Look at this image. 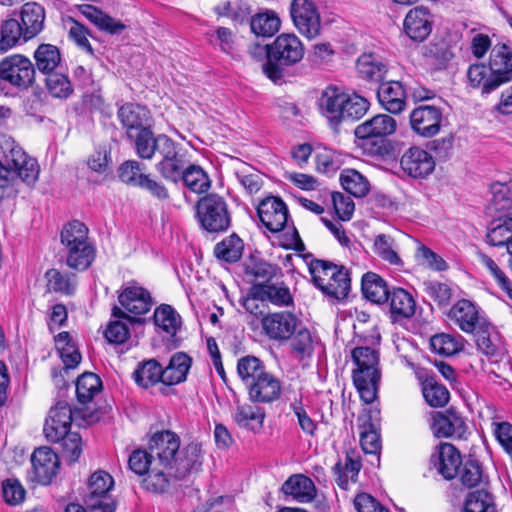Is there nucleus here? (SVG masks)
<instances>
[{
    "label": "nucleus",
    "mask_w": 512,
    "mask_h": 512,
    "mask_svg": "<svg viewBox=\"0 0 512 512\" xmlns=\"http://www.w3.org/2000/svg\"><path fill=\"white\" fill-rule=\"evenodd\" d=\"M305 55L302 41L290 33L278 35L270 44V62H264L262 71L275 84L284 80L285 68L299 63Z\"/></svg>",
    "instance_id": "nucleus-1"
},
{
    "label": "nucleus",
    "mask_w": 512,
    "mask_h": 512,
    "mask_svg": "<svg viewBox=\"0 0 512 512\" xmlns=\"http://www.w3.org/2000/svg\"><path fill=\"white\" fill-rule=\"evenodd\" d=\"M352 358L357 368L353 371V382L361 399L372 403L378 392L380 371L378 370V353L370 347H356Z\"/></svg>",
    "instance_id": "nucleus-2"
},
{
    "label": "nucleus",
    "mask_w": 512,
    "mask_h": 512,
    "mask_svg": "<svg viewBox=\"0 0 512 512\" xmlns=\"http://www.w3.org/2000/svg\"><path fill=\"white\" fill-rule=\"evenodd\" d=\"M61 243L67 250L66 264L75 270H86L95 258V250L88 241V228L74 220L61 231Z\"/></svg>",
    "instance_id": "nucleus-3"
},
{
    "label": "nucleus",
    "mask_w": 512,
    "mask_h": 512,
    "mask_svg": "<svg viewBox=\"0 0 512 512\" xmlns=\"http://www.w3.org/2000/svg\"><path fill=\"white\" fill-rule=\"evenodd\" d=\"M196 215L201 227L210 233L226 231L231 217L225 199L218 194L202 197L196 205Z\"/></svg>",
    "instance_id": "nucleus-4"
},
{
    "label": "nucleus",
    "mask_w": 512,
    "mask_h": 512,
    "mask_svg": "<svg viewBox=\"0 0 512 512\" xmlns=\"http://www.w3.org/2000/svg\"><path fill=\"white\" fill-rule=\"evenodd\" d=\"M114 486L113 477L103 471L94 472L87 484L84 502L93 512H115V502L110 499L109 492Z\"/></svg>",
    "instance_id": "nucleus-5"
},
{
    "label": "nucleus",
    "mask_w": 512,
    "mask_h": 512,
    "mask_svg": "<svg viewBox=\"0 0 512 512\" xmlns=\"http://www.w3.org/2000/svg\"><path fill=\"white\" fill-rule=\"evenodd\" d=\"M397 129L396 120L388 114H377L372 118L356 126L354 135L356 138L371 143L374 152L381 154L384 148V141L387 136L392 135Z\"/></svg>",
    "instance_id": "nucleus-6"
},
{
    "label": "nucleus",
    "mask_w": 512,
    "mask_h": 512,
    "mask_svg": "<svg viewBox=\"0 0 512 512\" xmlns=\"http://www.w3.org/2000/svg\"><path fill=\"white\" fill-rule=\"evenodd\" d=\"M159 157L155 168L167 181L178 183L186 166L185 155L179 144L167 136L160 142V148L156 154Z\"/></svg>",
    "instance_id": "nucleus-7"
},
{
    "label": "nucleus",
    "mask_w": 512,
    "mask_h": 512,
    "mask_svg": "<svg viewBox=\"0 0 512 512\" xmlns=\"http://www.w3.org/2000/svg\"><path fill=\"white\" fill-rule=\"evenodd\" d=\"M0 80L16 88L26 89L35 80V66L23 55H10L0 61Z\"/></svg>",
    "instance_id": "nucleus-8"
},
{
    "label": "nucleus",
    "mask_w": 512,
    "mask_h": 512,
    "mask_svg": "<svg viewBox=\"0 0 512 512\" xmlns=\"http://www.w3.org/2000/svg\"><path fill=\"white\" fill-rule=\"evenodd\" d=\"M148 448L152 464L172 469L180 448V438L169 430L157 432L150 439Z\"/></svg>",
    "instance_id": "nucleus-9"
},
{
    "label": "nucleus",
    "mask_w": 512,
    "mask_h": 512,
    "mask_svg": "<svg viewBox=\"0 0 512 512\" xmlns=\"http://www.w3.org/2000/svg\"><path fill=\"white\" fill-rule=\"evenodd\" d=\"M290 13L295 27L303 36L314 39L320 34V15L311 0H292Z\"/></svg>",
    "instance_id": "nucleus-10"
},
{
    "label": "nucleus",
    "mask_w": 512,
    "mask_h": 512,
    "mask_svg": "<svg viewBox=\"0 0 512 512\" xmlns=\"http://www.w3.org/2000/svg\"><path fill=\"white\" fill-rule=\"evenodd\" d=\"M299 323L298 318L288 311L268 313L261 319L264 333L269 339L275 341L289 340Z\"/></svg>",
    "instance_id": "nucleus-11"
},
{
    "label": "nucleus",
    "mask_w": 512,
    "mask_h": 512,
    "mask_svg": "<svg viewBox=\"0 0 512 512\" xmlns=\"http://www.w3.org/2000/svg\"><path fill=\"white\" fill-rule=\"evenodd\" d=\"M411 129L419 136L431 138L439 133L442 121V110L434 105H420L410 113Z\"/></svg>",
    "instance_id": "nucleus-12"
},
{
    "label": "nucleus",
    "mask_w": 512,
    "mask_h": 512,
    "mask_svg": "<svg viewBox=\"0 0 512 512\" xmlns=\"http://www.w3.org/2000/svg\"><path fill=\"white\" fill-rule=\"evenodd\" d=\"M257 214L261 223L273 233L282 231L287 224L288 209L278 197L263 199L257 207Z\"/></svg>",
    "instance_id": "nucleus-13"
},
{
    "label": "nucleus",
    "mask_w": 512,
    "mask_h": 512,
    "mask_svg": "<svg viewBox=\"0 0 512 512\" xmlns=\"http://www.w3.org/2000/svg\"><path fill=\"white\" fill-rule=\"evenodd\" d=\"M430 428L438 438H462L466 432V423L461 415L453 408L445 412L431 414Z\"/></svg>",
    "instance_id": "nucleus-14"
},
{
    "label": "nucleus",
    "mask_w": 512,
    "mask_h": 512,
    "mask_svg": "<svg viewBox=\"0 0 512 512\" xmlns=\"http://www.w3.org/2000/svg\"><path fill=\"white\" fill-rule=\"evenodd\" d=\"M123 311L134 315H144L150 311L153 301L150 292L136 282H129L118 296Z\"/></svg>",
    "instance_id": "nucleus-15"
},
{
    "label": "nucleus",
    "mask_w": 512,
    "mask_h": 512,
    "mask_svg": "<svg viewBox=\"0 0 512 512\" xmlns=\"http://www.w3.org/2000/svg\"><path fill=\"white\" fill-rule=\"evenodd\" d=\"M72 411L68 403L60 401L50 409L44 424V434L48 441L59 442L71 427Z\"/></svg>",
    "instance_id": "nucleus-16"
},
{
    "label": "nucleus",
    "mask_w": 512,
    "mask_h": 512,
    "mask_svg": "<svg viewBox=\"0 0 512 512\" xmlns=\"http://www.w3.org/2000/svg\"><path fill=\"white\" fill-rule=\"evenodd\" d=\"M490 71L496 75L488 88H498L512 81V52L506 44L492 47L489 59Z\"/></svg>",
    "instance_id": "nucleus-17"
},
{
    "label": "nucleus",
    "mask_w": 512,
    "mask_h": 512,
    "mask_svg": "<svg viewBox=\"0 0 512 512\" xmlns=\"http://www.w3.org/2000/svg\"><path fill=\"white\" fill-rule=\"evenodd\" d=\"M448 317L465 333H474L486 323L480 318L476 305L467 299L457 301L450 309Z\"/></svg>",
    "instance_id": "nucleus-18"
},
{
    "label": "nucleus",
    "mask_w": 512,
    "mask_h": 512,
    "mask_svg": "<svg viewBox=\"0 0 512 512\" xmlns=\"http://www.w3.org/2000/svg\"><path fill=\"white\" fill-rule=\"evenodd\" d=\"M31 463L34 479L43 485L51 483L59 468L58 456L49 447L37 448L31 456Z\"/></svg>",
    "instance_id": "nucleus-19"
},
{
    "label": "nucleus",
    "mask_w": 512,
    "mask_h": 512,
    "mask_svg": "<svg viewBox=\"0 0 512 512\" xmlns=\"http://www.w3.org/2000/svg\"><path fill=\"white\" fill-rule=\"evenodd\" d=\"M400 165L409 176L424 178L433 172L435 161L426 150L411 147L402 155Z\"/></svg>",
    "instance_id": "nucleus-20"
},
{
    "label": "nucleus",
    "mask_w": 512,
    "mask_h": 512,
    "mask_svg": "<svg viewBox=\"0 0 512 512\" xmlns=\"http://www.w3.org/2000/svg\"><path fill=\"white\" fill-rule=\"evenodd\" d=\"M407 36L417 42L424 41L432 30L431 14L428 8L417 6L411 9L404 20Z\"/></svg>",
    "instance_id": "nucleus-21"
},
{
    "label": "nucleus",
    "mask_w": 512,
    "mask_h": 512,
    "mask_svg": "<svg viewBox=\"0 0 512 512\" xmlns=\"http://www.w3.org/2000/svg\"><path fill=\"white\" fill-rule=\"evenodd\" d=\"M439 474L446 480H452L459 474L462 458L459 451L450 443H443L431 457Z\"/></svg>",
    "instance_id": "nucleus-22"
},
{
    "label": "nucleus",
    "mask_w": 512,
    "mask_h": 512,
    "mask_svg": "<svg viewBox=\"0 0 512 512\" xmlns=\"http://www.w3.org/2000/svg\"><path fill=\"white\" fill-rule=\"evenodd\" d=\"M377 98L381 106L392 114H399L406 107V92L400 81L380 83Z\"/></svg>",
    "instance_id": "nucleus-23"
},
{
    "label": "nucleus",
    "mask_w": 512,
    "mask_h": 512,
    "mask_svg": "<svg viewBox=\"0 0 512 512\" xmlns=\"http://www.w3.org/2000/svg\"><path fill=\"white\" fill-rule=\"evenodd\" d=\"M248 389L249 399L254 403H271L281 395V382L270 372H266L257 381L252 382Z\"/></svg>",
    "instance_id": "nucleus-24"
},
{
    "label": "nucleus",
    "mask_w": 512,
    "mask_h": 512,
    "mask_svg": "<svg viewBox=\"0 0 512 512\" xmlns=\"http://www.w3.org/2000/svg\"><path fill=\"white\" fill-rule=\"evenodd\" d=\"M202 463L203 453L201 445L191 442L182 449L179 448L172 469L174 470L175 476L182 479L192 472H198L201 469Z\"/></svg>",
    "instance_id": "nucleus-25"
},
{
    "label": "nucleus",
    "mask_w": 512,
    "mask_h": 512,
    "mask_svg": "<svg viewBox=\"0 0 512 512\" xmlns=\"http://www.w3.org/2000/svg\"><path fill=\"white\" fill-rule=\"evenodd\" d=\"M118 118L125 128L128 138L150 127L149 111L140 105L125 104L121 106L118 110Z\"/></svg>",
    "instance_id": "nucleus-26"
},
{
    "label": "nucleus",
    "mask_w": 512,
    "mask_h": 512,
    "mask_svg": "<svg viewBox=\"0 0 512 512\" xmlns=\"http://www.w3.org/2000/svg\"><path fill=\"white\" fill-rule=\"evenodd\" d=\"M19 164L7 165L0 173V187H4L10 180L21 179L27 185H33L38 180L40 167L37 160L31 156L18 162Z\"/></svg>",
    "instance_id": "nucleus-27"
},
{
    "label": "nucleus",
    "mask_w": 512,
    "mask_h": 512,
    "mask_svg": "<svg viewBox=\"0 0 512 512\" xmlns=\"http://www.w3.org/2000/svg\"><path fill=\"white\" fill-rule=\"evenodd\" d=\"M346 95V93L333 86L327 87L322 92L319 106L323 115L332 125H338L343 121L344 105L347 101Z\"/></svg>",
    "instance_id": "nucleus-28"
},
{
    "label": "nucleus",
    "mask_w": 512,
    "mask_h": 512,
    "mask_svg": "<svg viewBox=\"0 0 512 512\" xmlns=\"http://www.w3.org/2000/svg\"><path fill=\"white\" fill-rule=\"evenodd\" d=\"M177 480L180 479L175 476L173 469H166L161 465L152 464V468L149 469L141 483L146 491L161 495L168 493Z\"/></svg>",
    "instance_id": "nucleus-29"
},
{
    "label": "nucleus",
    "mask_w": 512,
    "mask_h": 512,
    "mask_svg": "<svg viewBox=\"0 0 512 512\" xmlns=\"http://www.w3.org/2000/svg\"><path fill=\"white\" fill-rule=\"evenodd\" d=\"M281 490L299 503L311 502L316 496V487L313 481L303 474L291 475L283 483Z\"/></svg>",
    "instance_id": "nucleus-30"
},
{
    "label": "nucleus",
    "mask_w": 512,
    "mask_h": 512,
    "mask_svg": "<svg viewBox=\"0 0 512 512\" xmlns=\"http://www.w3.org/2000/svg\"><path fill=\"white\" fill-rule=\"evenodd\" d=\"M378 415V411H370L368 416L359 418L360 444L363 451L368 454H377L380 450Z\"/></svg>",
    "instance_id": "nucleus-31"
},
{
    "label": "nucleus",
    "mask_w": 512,
    "mask_h": 512,
    "mask_svg": "<svg viewBox=\"0 0 512 512\" xmlns=\"http://www.w3.org/2000/svg\"><path fill=\"white\" fill-rule=\"evenodd\" d=\"M21 25L25 31V40L37 36L44 28L45 9L36 2L25 3L20 12Z\"/></svg>",
    "instance_id": "nucleus-32"
},
{
    "label": "nucleus",
    "mask_w": 512,
    "mask_h": 512,
    "mask_svg": "<svg viewBox=\"0 0 512 512\" xmlns=\"http://www.w3.org/2000/svg\"><path fill=\"white\" fill-rule=\"evenodd\" d=\"M390 314L393 321L411 318L415 314L416 302L403 288H394L388 295Z\"/></svg>",
    "instance_id": "nucleus-33"
},
{
    "label": "nucleus",
    "mask_w": 512,
    "mask_h": 512,
    "mask_svg": "<svg viewBox=\"0 0 512 512\" xmlns=\"http://www.w3.org/2000/svg\"><path fill=\"white\" fill-rule=\"evenodd\" d=\"M112 316L117 318L115 321H111L105 331V337L110 343L122 344L129 336V328L123 320L129 323H143V320L139 317L129 316L121 308L114 306L112 309Z\"/></svg>",
    "instance_id": "nucleus-34"
},
{
    "label": "nucleus",
    "mask_w": 512,
    "mask_h": 512,
    "mask_svg": "<svg viewBox=\"0 0 512 512\" xmlns=\"http://www.w3.org/2000/svg\"><path fill=\"white\" fill-rule=\"evenodd\" d=\"M78 10L101 31L109 34H120L126 28L121 21L112 18L93 5L82 4L78 6Z\"/></svg>",
    "instance_id": "nucleus-35"
},
{
    "label": "nucleus",
    "mask_w": 512,
    "mask_h": 512,
    "mask_svg": "<svg viewBox=\"0 0 512 512\" xmlns=\"http://www.w3.org/2000/svg\"><path fill=\"white\" fill-rule=\"evenodd\" d=\"M254 290L262 302L268 301L279 307H289L294 304L290 289L284 283L254 284Z\"/></svg>",
    "instance_id": "nucleus-36"
},
{
    "label": "nucleus",
    "mask_w": 512,
    "mask_h": 512,
    "mask_svg": "<svg viewBox=\"0 0 512 512\" xmlns=\"http://www.w3.org/2000/svg\"><path fill=\"white\" fill-rule=\"evenodd\" d=\"M166 138L167 136L164 134L155 136L150 127L129 137L133 141L136 154L144 160H151L157 154L162 139L165 140Z\"/></svg>",
    "instance_id": "nucleus-37"
},
{
    "label": "nucleus",
    "mask_w": 512,
    "mask_h": 512,
    "mask_svg": "<svg viewBox=\"0 0 512 512\" xmlns=\"http://www.w3.org/2000/svg\"><path fill=\"white\" fill-rule=\"evenodd\" d=\"M360 77L374 82H384L388 72L387 65L375 54H363L356 63Z\"/></svg>",
    "instance_id": "nucleus-38"
},
{
    "label": "nucleus",
    "mask_w": 512,
    "mask_h": 512,
    "mask_svg": "<svg viewBox=\"0 0 512 512\" xmlns=\"http://www.w3.org/2000/svg\"><path fill=\"white\" fill-rule=\"evenodd\" d=\"M191 363L192 360L187 354L183 352L174 354L171 357L168 366L163 369L164 384L171 386L185 381L191 367Z\"/></svg>",
    "instance_id": "nucleus-39"
},
{
    "label": "nucleus",
    "mask_w": 512,
    "mask_h": 512,
    "mask_svg": "<svg viewBox=\"0 0 512 512\" xmlns=\"http://www.w3.org/2000/svg\"><path fill=\"white\" fill-rule=\"evenodd\" d=\"M361 289L364 297L376 304L386 302L390 293L386 282L373 272H367L363 275Z\"/></svg>",
    "instance_id": "nucleus-40"
},
{
    "label": "nucleus",
    "mask_w": 512,
    "mask_h": 512,
    "mask_svg": "<svg viewBox=\"0 0 512 512\" xmlns=\"http://www.w3.org/2000/svg\"><path fill=\"white\" fill-rule=\"evenodd\" d=\"M25 40V31L21 23L14 18L3 20L0 24V54L6 53Z\"/></svg>",
    "instance_id": "nucleus-41"
},
{
    "label": "nucleus",
    "mask_w": 512,
    "mask_h": 512,
    "mask_svg": "<svg viewBox=\"0 0 512 512\" xmlns=\"http://www.w3.org/2000/svg\"><path fill=\"white\" fill-rule=\"evenodd\" d=\"M491 246H508L512 241V217L502 216L490 223L486 235Z\"/></svg>",
    "instance_id": "nucleus-42"
},
{
    "label": "nucleus",
    "mask_w": 512,
    "mask_h": 512,
    "mask_svg": "<svg viewBox=\"0 0 512 512\" xmlns=\"http://www.w3.org/2000/svg\"><path fill=\"white\" fill-rule=\"evenodd\" d=\"M264 418L265 413L263 410L250 404L238 405L233 414V419L238 426L253 431L262 428Z\"/></svg>",
    "instance_id": "nucleus-43"
},
{
    "label": "nucleus",
    "mask_w": 512,
    "mask_h": 512,
    "mask_svg": "<svg viewBox=\"0 0 512 512\" xmlns=\"http://www.w3.org/2000/svg\"><path fill=\"white\" fill-rule=\"evenodd\" d=\"M35 65L39 72L48 75L61 62L59 49L51 44H41L34 52Z\"/></svg>",
    "instance_id": "nucleus-44"
},
{
    "label": "nucleus",
    "mask_w": 512,
    "mask_h": 512,
    "mask_svg": "<svg viewBox=\"0 0 512 512\" xmlns=\"http://www.w3.org/2000/svg\"><path fill=\"white\" fill-rule=\"evenodd\" d=\"M266 368L263 362L252 355L241 357L237 363V373L246 388L257 381L266 373Z\"/></svg>",
    "instance_id": "nucleus-45"
},
{
    "label": "nucleus",
    "mask_w": 512,
    "mask_h": 512,
    "mask_svg": "<svg viewBox=\"0 0 512 512\" xmlns=\"http://www.w3.org/2000/svg\"><path fill=\"white\" fill-rule=\"evenodd\" d=\"M362 467L360 460L353 456V452H348L345 458V464L343 465L338 461L334 467L333 472L336 476L337 485L344 490L348 489L349 479L356 481V477Z\"/></svg>",
    "instance_id": "nucleus-46"
},
{
    "label": "nucleus",
    "mask_w": 512,
    "mask_h": 512,
    "mask_svg": "<svg viewBox=\"0 0 512 512\" xmlns=\"http://www.w3.org/2000/svg\"><path fill=\"white\" fill-rule=\"evenodd\" d=\"M280 19L274 11L257 13L250 19L251 31L256 36L271 37L280 29Z\"/></svg>",
    "instance_id": "nucleus-47"
},
{
    "label": "nucleus",
    "mask_w": 512,
    "mask_h": 512,
    "mask_svg": "<svg viewBox=\"0 0 512 512\" xmlns=\"http://www.w3.org/2000/svg\"><path fill=\"white\" fill-rule=\"evenodd\" d=\"M46 287L49 292L72 295L76 287V276L73 273H61L57 269H49L45 273Z\"/></svg>",
    "instance_id": "nucleus-48"
},
{
    "label": "nucleus",
    "mask_w": 512,
    "mask_h": 512,
    "mask_svg": "<svg viewBox=\"0 0 512 512\" xmlns=\"http://www.w3.org/2000/svg\"><path fill=\"white\" fill-rule=\"evenodd\" d=\"M133 376L135 382L143 388H148L158 382L164 384L163 368L156 360H149L139 365Z\"/></svg>",
    "instance_id": "nucleus-49"
},
{
    "label": "nucleus",
    "mask_w": 512,
    "mask_h": 512,
    "mask_svg": "<svg viewBox=\"0 0 512 512\" xmlns=\"http://www.w3.org/2000/svg\"><path fill=\"white\" fill-rule=\"evenodd\" d=\"M180 180L191 191L197 194L205 193L211 186L207 173L198 165L183 168Z\"/></svg>",
    "instance_id": "nucleus-50"
},
{
    "label": "nucleus",
    "mask_w": 512,
    "mask_h": 512,
    "mask_svg": "<svg viewBox=\"0 0 512 512\" xmlns=\"http://www.w3.org/2000/svg\"><path fill=\"white\" fill-rule=\"evenodd\" d=\"M351 289V279L348 270L344 266H338V272H335L331 281L323 287L322 292L337 300L346 298Z\"/></svg>",
    "instance_id": "nucleus-51"
},
{
    "label": "nucleus",
    "mask_w": 512,
    "mask_h": 512,
    "mask_svg": "<svg viewBox=\"0 0 512 512\" xmlns=\"http://www.w3.org/2000/svg\"><path fill=\"white\" fill-rule=\"evenodd\" d=\"M243 248L244 244L242 239L236 234H232L215 245L214 254L219 260L234 263L241 258Z\"/></svg>",
    "instance_id": "nucleus-52"
},
{
    "label": "nucleus",
    "mask_w": 512,
    "mask_h": 512,
    "mask_svg": "<svg viewBox=\"0 0 512 512\" xmlns=\"http://www.w3.org/2000/svg\"><path fill=\"white\" fill-rule=\"evenodd\" d=\"M0 151L2 154L0 173L7 165L19 164V161L23 162V159L25 160L29 156L11 136L4 134L0 136Z\"/></svg>",
    "instance_id": "nucleus-53"
},
{
    "label": "nucleus",
    "mask_w": 512,
    "mask_h": 512,
    "mask_svg": "<svg viewBox=\"0 0 512 512\" xmlns=\"http://www.w3.org/2000/svg\"><path fill=\"white\" fill-rule=\"evenodd\" d=\"M102 381L95 373L85 372L76 381V395L80 403H87L101 391Z\"/></svg>",
    "instance_id": "nucleus-54"
},
{
    "label": "nucleus",
    "mask_w": 512,
    "mask_h": 512,
    "mask_svg": "<svg viewBox=\"0 0 512 512\" xmlns=\"http://www.w3.org/2000/svg\"><path fill=\"white\" fill-rule=\"evenodd\" d=\"M342 187L355 197H364L370 190V184L366 177L355 169H346L341 173Z\"/></svg>",
    "instance_id": "nucleus-55"
},
{
    "label": "nucleus",
    "mask_w": 512,
    "mask_h": 512,
    "mask_svg": "<svg viewBox=\"0 0 512 512\" xmlns=\"http://www.w3.org/2000/svg\"><path fill=\"white\" fill-rule=\"evenodd\" d=\"M463 512H497V510L492 495L481 489L468 493Z\"/></svg>",
    "instance_id": "nucleus-56"
},
{
    "label": "nucleus",
    "mask_w": 512,
    "mask_h": 512,
    "mask_svg": "<svg viewBox=\"0 0 512 512\" xmlns=\"http://www.w3.org/2000/svg\"><path fill=\"white\" fill-rule=\"evenodd\" d=\"M467 78L473 88H481L483 94H489L497 88H488L496 78V75L490 71V67L484 64H473L468 68Z\"/></svg>",
    "instance_id": "nucleus-57"
},
{
    "label": "nucleus",
    "mask_w": 512,
    "mask_h": 512,
    "mask_svg": "<svg viewBox=\"0 0 512 512\" xmlns=\"http://www.w3.org/2000/svg\"><path fill=\"white\" fill-rule=\"evenodd\" d=\"M309 272L315 286L322 291L335 272H338V265L330 261L314 259L309 263Z\"/></svg>",
    "instance_id": "nucleus-58"
},
{
    "label": "nucleus",
    "mask_w": 512,
    "mask_h": 512,
    "mask_svg": "<svg viewBox=\"0 0 512 512\" xmlns=\"http://www.w3.org/2000/svg\"><path fill=\"white\" fill-rule=\"evenodd\" d=\"M45 86L50 95L58 99H67L74 91L69 77L63 73H49L45 79Z\"/></svg>",
    "instance_id": "nucleus-59"
},
{
    "label": "nucleus",
    "mask_w": 512,
    "mask_h": 512,
    "mask_svg": "<svg viewBox=\"0 0 512 512\" xmlns=\"http://www.w3.org/2000/svg\"><path fill=\"white\" fill-rule=\"evenodd\" d=\"M153 320L157 327L172 336L176 334L180 324L179 316L174 309L167 304H162L156 308L153 314Z\"/></svg>",
    "instance_id": "nucleus-60"
},
{
    "label": "nucleus",
    "mask_w": 512,
    "mask_h": 512,
    "mask_svg": "<svg viewBox=\"0 0 512 512\" xmlns=\"http://www.w3.org/2000/svg\"><path fill=\"white\" fill-rule=\"evenodd\" d=\"M65 26L68 28L69 38L82 50L94 55V50L88 40L90 32L87 27L72 17H67Z\"/></svg>",
    "instance_id": "nucleus-61"
},
{
    "label": "nucleus",
    "mask_w": 512,
    "mask_h": 512,
    "mask_svg": "<svg viewBox=\"0 0 512 512\" xmlns=\"http://www.w3.org/2000/svg\"><path fill=\"white\" fill-rule=\"evenodd\" d=\"M425 57L431 66L440 70L446 68L454 54L447 43L439 42L427 47Z\"/></svg>",
    "instance_id": "nucleus-62"
},
{
    "label": "nucleus",
    "mask_w": 512,
    "mask_h": 512,
    "mask_svg": "<svg viewBox=\"0 0 512 512\" xmlns=\"http://www.w3.org/2000/svg\"><path fill=\"white\" fill-rule=\"evenodd\" d=\"M245 272L253 278L254 284H269L280 268L265 261H253L246 266Z\"/></svg>",
    "instance_id": "nucleus-63"
},
{
    "label": "nucleus",
    "mask_w": 512,
    "mask_h": 512,
    "mask_svg": "<svg viewBox=\"0 0 512 512\" xmlns=\"http://www.w3.org/2000/svg\"><path fill=\"white\" fill-rule=\"evenodd\" d=\"M476 255L479 263H481L490 272L498 286L505 291L507 296L512 300V282L510 279L490 256L480 251H478Z\"/></svg>",
    "instance_id": "nucleus-64"
}]
</instances>
